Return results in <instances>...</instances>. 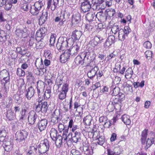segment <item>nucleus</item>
Masks as SVG:
<instances>
[{
	"label": "nucleus",
	"mask_w": 155,
	"mask_h": 155,
	"mask_svg": "<svg viewBox=\"0 0 155 155\" xmlns=\"http://www.w3.org/2000/svg\"><path fill=\"white\" fill-rule=\"evenodd\" d=\"M69 128H68V127H66L63 130V134L62 136L64 139V140H66L67 139V134L68 133V130Z\"/></svg>",
	"instance_id": "obj_51"
},
{
	"label": "nucleus",
	"mask_w": 155,
	"mask_h": 155,
	"mask_svg": "<svg viewBox=\"0 0 155 155\" xmlns=\"http://www.w3.org/2000/svg\"><path fill=\"white\" fill-rule=\"evenodd\" d=\"M71 40V39L67 40L66 38H59L56 45L58 50L59 51H63L67 46L69 47H71V45L69 44V42Z\"/></svg>",
	"instance_id": "obj_1"
},
{
	"label": "nucleus",
	"mask_w": 155,
	"mask_h": 155,
	"mask_svg": "<svg viewBox=\"0 0 155 155\" xmlns=\"http://www.w3.org/2000/svg\"><path fill=\"white\" fill-rule=\"evenodd\" d=\"M42 0H39L32 6L30 10V13L33 15H37L39 13L40 11L43 6Z\"/></svg>",
	"instance_id": "obj_3"
},
{
	"label": "nucleus",
	"mask_w": 155,
	"mask_h": 155,
	"mask_svg": "<svg viewBox=\"0 0 155 155\" xmlns=\"http://www.w3.org/2000/svg\"><path fill=\"white\" fill-rule=\"evenodd\" d=\"M15 117V114L11 110H9L7 111L6 117L9 120H13Z\"/></svg>",
	"instance_id": "obj_35"
},
{
	"label": "nucleus",
	"mask_w": 155,
	"mask_h": 155,
	"mask_svg": "<svg viewBox=\"0 0 155 155\" xmlns=\"http://www.w3.org/2000/svg\"><path fill=\"white\" fill-rule=\"evenodd\" d=\"M47 31V29L45 27H42L36 32V35L37 37L41 38L44 36Z\"/></svg>",
	"instance_id": "obj_26"
},
{
	"label": "nucleus",
	"mask_w": 155,
	"mask_h": 155,
	"mask_svg": "<svg viewBox=\"0 0 155 155\" xmlns=\"http://www.w3.org/2000/svg\"><path fill=\"white\" fill-rule=\"evenodd\" d=\"M155 140L154 137L148 138L146 142V145L147 148L149 147L154 142Z\"/></svg>",
	"instance_id": "obj_41"
},
{
	"label": "nucleus",
	"mask_w": 155,
	"mask_h": 155,
	"mask_svg": "<svg viewBox=\"0 0 155 155\" xmlns=\"http://www.w3.org/2000/svg\"><path fill=\"white\" fill-rule=\"evenodd\" d=\"M35 90L34 87L31 86L26 90L25 92V96L28 100H30L34 96Z\"/></svg>",
	"instance_id": "obj_12"
},
{
	"label": "nucleus",
	"mask_w": 155,
	"mask_h": 155,
	"mask_svg": "<svg viewBox=\"0 0 155 155\" xmlns=\"http://www.w3.org/2000/svg\"><path fill=\"white\" fill-rule=\"evenodd\" d=\"M147 130L145 129L142 132L140 140L142 144H144L145 143V140L147 135Z\"/></svg>",
	"instance_id": "obj_37"
},
{
	"label": "nucleus",
	"mask_w": 155,
	"mask_h": 155,
	"mask_svg": "<svg viewBox=\"0 0 155 155\" xmlns=\"http://www.w3.org/2000/svg\"><path fill=\"white\" fill-rule=\"evenodd\" d=\"M28 135V132L25 130H19L15 134L16 140L19 142L24 140L27 138Z\"/></svg>",
	"instance_id": "obj_7"
},
{
	"label": "nucleus",
	"mask_w": 155,
	"mask_h": 155,
	"mask_svg": "<svg viewBox=\"0 0 155 155\" xmlns=\"http://www.w3.org/2000/svg\"><path fill=\"white\" fill-rule=\"evenodd\" d=\"M27 78L30 81H33L35 79V78L33 76L32 73L30 72H28Z\"/></svg>",
	"instance_id": "obj_62"
},
{
	"label": "nucleus",
	"mask_w": 155,
	"mask_h": 155,
	"mask_svg": "<svg viewBox=\"0 0 155 155\" xmlns=\"http://www.w3.org/2000/svg\"><path fill=\"white\" fill-rule=\"evenodd\" d=\"M28 2H24L21 5V9L25 11H27L28 9Z\"/></svg>",
	"instance_id": "obj_58"
},
{
	"label": "nucleus",
	"mask_w": 155,
	"mask_h": 155,
	"mask_svg": "<svg viewBox=\"0 0 155 155\" xmlns=\"http://www.w3.org/2000/svg\"><path fill=\"white\" fill-rule=\"evenodd\" d=\"M45 56L48 58L50 59L52 58V54L49 50H47L45 51L44 53Z\"/></svg>",
	"instance_id": "obj_63"
},
{
	"label": "nucleus",
	"mask_w": 155,
	"mask_h": 155,
	"mask_svg": "<svg viewBox=\"0 0 155 155\" xmlns=\"http://www.w3.org/2000/svg\"><path fill=\"white\" fill-rule=\"evenodd\" d=\"M123 30L126 36H127L129 33L131 31V30L130 28L129 27L127 26L125 27Z\"/></svg>",
	"instance_id": "obj_61"
},
{
	"label": "nucleus",
	"mask_w": 155,
	"mask_h": 155,
	"mask_svg": "<svg viewBox=\"0 0 155 155\" xmlns=\"http://www.w3.org/2000/svg\"><path fill=\"white\" fill-rule=\"evenodd\" d=\"M100 39L98 37L94 38V39L91 41V44L93 46H95L97 45Z\"/></svg>",
	"instance_id": "obj_50"
},
{
	"label": "nucleus",
	"mask_w": 155,
	"mask_h": 155,
	"mask_svg": "<svg viewBox=\"0 0 155 155\" xmlns=\"http://www.w3.org/2000/svg\"><path fill=\"white\" fill-rule=\"evenodd\" d=\"M48 12L46 10H43L41 16L39 19V23L40 25H42L44 24L47 19Z\"/></svg>",
	"instance_id": "obj_17"
},
{
	"label": "nucleus",
	"mask_w": 155,
	"mask_h": 155,
	"mask_svg": "<svg viewBox=\"0 0 155 155\" xmlns=\"http://www.w3.org/2000/svg\"><path fill=\"white\" fill-rule=\"evenodd\" d=\"M89 135H92V137L97 140L96 143L98 144L102 145L104 143V137L103 136H100L99 131H94L93 130L91 132H89Z\"/></svg>",
	"instance_id": "obj_4"
},
{
	"label": "nucleus",
	"mask_w": 155,
	"mask_h": 155,
	"mask_svg": "<svg viewBox=\"0 0 155 155\" xmlns=\"http://www.w3.org/2000/svg\"><path fill=\"white\" fill-rule=\"evenodd\" d=\"M4 5H5L4 8L6 11L10 10L12 7V4L9 2L7 3L6 2V4H4Z\"/></svg>",
	"instance_id": "obj_57"
},
{
	"label": "nucleus",
	"mask_w": 155,
	"mask_h": 155,
	"mask_svg": "<svg viewBox=\"0 0 155 155\" xmlns=\"http://www.w3.org/2000/svg\"><path fill=\"white\" fill-rule=\"evenodd\" d=\"M38 117L37 114L34 111H31L28 114V122L31 124H34Z\"/></svg>",
	"instance_id": "obj_11"
},
{
	"label": "nucleus",
	"mask_w": 155,
	"mask_h": 155,
	"mask_svg": "<svg viewBox=\"0 0 155 155\" xmlns=\"http://www.w3.org/2000/svg\"><path fill=\"white\" fill-rule=\"evenodd\" d=\"M66 126H65L64 124L61 123H60L58 125V130L60 132H61L65 128Z\"/></svg>",
	"instance_id": "obj_59"
},
{
	"label": "nucleus",
	"mask_w": 155,
	"mask_h": 155,
	"mask_svg": "<svg viewBox=\"0 0 155 155\" xmlns=\"http://www.w3.org/2000/svg\"><path fill=\"white\" fill-rule=\"evenodd\" d=\"M37 92L38 94V97H39V99L38 100H40V101H41V96H40V90L43 89L44 87V83L43 82H38L37 83Z\"/></svg>",
	"instance_id": "obj_29"
},
{
	"label": "nucleus",
	"mask_w": 155,
	"mask_h": 155,
	"mask_svg": "<svg viewBox=\"0 0 155 155\" xmlns=\"http://www.w3.org/2000/svg\"><path fill=\"white\" fill-rule=\"evenodd\" d=\"M92 118L91 115H87L83 119V122L87 125L91 124Z\"/></svg>",
	"instance_id": "obj_36"
},
{
	"label": "nucleus",
	"mask_w": 155,
	"mask_h": 155,
	"mask_svg": "<svg viewBox=\"0 0 155 155\" xmlns=\"http://www.w3.org/2000/svg\"><path fill=\"white\" fill-rule=\"evenodd\" d=\"M105 0H100L99 1L97 4V9L98 10H104L106 7V6Z\"/></svg>",
	"instance_id": "obj_28"
},
{
	"label": "nucleus",
	"mask_w": 155,
	"mask_h": 155,
	"mask_svg": "<svg viewBox=\"0 0 155 155\" xmlns=\"http://www.w3.org/2000/svg\"><path fill=\"white\" fill-rule=\"evenodd\" d=\"M121 68V63L120 62H117L115 64V67L114 69V72H117L120 70Z\"/></svg>",
	"instance_id": "obj_52"
},
{
	"label": "nucleus",
	"mask_w": 155,
	"mask_h": 155,
	"mask_svg": "<svg viewBox=\"0 0 155 155\" xmlns=\"http://www.w3.org/2000/svg\"><path fill=\"white\" fill-rule=\"evenodd\" d=\"M98 70V67H95L94 68H92L87 73V76L90 79H92L95 76L97 71Z\"/></svg>",
	"instance_id": "obj_22"
},
{
	"label": "nucleus",
	"mask_w": 155,
	"mask_h": 155,
	"mask_svg": "<svg viewBox=\"0 0 155 155\" xmlns=\"http://www.w3.org/2000/svg\"><path fill=\"white\" fill-rule=\"evenodd\" d=\"M55 140L56 145L58 147H60L61 146L64 141H66L64 140L63 136H61L60 135H58Z\"/></svg>",
	"instance_id": "obj_23"
},
{
	"label": "nucleus",
	"mask_w": 155,
	"mask_h": 155,
	"mask_svg": "<svg viewBox=\"0 0 155 155\" xmlns=\"http://www.w3.org/2000/svg\"><path fill=\"white\" fill-rule=\"evenodd\" d=\"M47 8L49 9L51 8V9L52 11H54L57 7V5L55 4L54 2L52 3V0H48L47 2Z\"/></svg>",
	"instance_id": "obj_33"
},
{
	"label": "nucleus",
	"mask_w": 155,
	"mask_h": 155,
	"mask_svg": "<svg viewBox=\"0 0 155 155\" xmlns=\"http://www.w3.org/2000/svg\"><path fill=\"white\" fill-rule=\"evenodd\" d=\"M2 78L3 80L5 81V84L9 81V73L6 70L3 69L0 72V78Z\"/></svg>",
	"instance_id": "obj_10"
},
{
	"label": "nucleus",
	"mask_w": 155,
	"mask_h": 155,
	"mask_svg": "<svg viewBox=\"0 0 155 155\" xmlns=\"http://www.w3.org/2000/svg\"><path fill=\"white\" fill-rule=\"evenodd\" d=\"M66 94L67 93L60 91L58 96L59 99L61 100L64 99L66 98Z\"/></svg>",
	"instance_id": "obj_56"
},
{
	"label": "nucleus",
	"mask_w": 155,
	"mask_h": 155,
	"mask_svg": "<svg viewBox=\"0 0 155 155\" xmlns=\"http://www.w3.org/2000/svg\"><path fill=\"white\" fill-rule=\"evenodd\" d=\"M38 104L36 106L35 110L38 112L41 111L43 113H46L48 110V105L47 102H42L40 104V100L38 101Z\"/></svg>",
	"instance_id": "obj_6"
},
{
	"label": "nucleus",
	"mask_w": 155,
	"mask_h": 155,
	"mask_svg": "<svg viewBox=\"0 0 155 155\" xmlns=\"http://www.w3.org/2000/svg\"><path fill=\"white\" fill-rule=\"evenodd\" d=\"M119 27L118 25H113L111 28V31L114 34H116L119 30Z\"/></svg>",
	"instance_id": "obj_55"
},
{
	"label": "nucleus",
	"mask_w": 155,
	"mask_h": 155,
	"mask_svg": "<svg viewBox=\"0 0 155 155\" xmlns=\"http://www.w3.org/2000/svg\"><path fill=\"white\" fill-rule=\"evenodd\" d=\"M70 55V51L67 50L64 51L61 55L60 58L61 62L62 63H65L69 58Z\"/></svg>",
	"instance_id": "obj_14"
},
{
	"label": "nucleus",
	"mask_w": 155,
	"mask_h": 155,
	"mask_svg": "<svg viewBox=\"0 0 155 155\" xmlns=\"http://www.w3.org/2000/svg\"><path fill=\"white\" fill-rule=\"evenodd\" d=\"M58 110H55L53 116L52 118L51 121L54 123H56L58 122V115L56 114H58Z\"/></svg>",
	"instance_id": "obj_42"
},
{
	"label": "nucleus",
	"mask_w": 155,
	"mask_h": 155,
	"mask_svg": "<svg viewBox=\"0 0 155 155\" xmlns=\"http://www.w3.org/2000/svg\"><path fill=\"white\" fill-rule=\"evenodd\" d=\"M59 18L60 21L59 24L60 25H62L64 24V22L66 21L64 13H61Z\"/></svg>",
	"instance_id": "obj_49"
},
{
	"label": "nucleus",
	"mask_w": 155,
	"mask_h": 155,
	"mask_svg": "<svg viewBox=\"0 0 155 155\" xmlns=\"http://www.w3.org/2000/svg\"><path fill=\"white\" fill-rule=\"evenodd\" d=\"M13 147V144L9 141L6 142L4 147L5 150L7 151L11 150Z\"/></svg>",
	"instance_id": "obj_38"
},
{
	"label": "nucleus",
	"mask_w": 155,
	"mask_h": 155,
	"mask_svg": "<svg viewBox=\"0 0 155 155\" xmlns=\"http://www.w3.org/2000/svg\"><path fill=\"white\" fill-rule=\"evenodd\" d=\"M81 20V16L79 13H76L73 15L72 19V22L74 24L79 23Z\"/></svg>",
	"instance_id": "obj_18"
},
{
	"label": "nucleus",
	"mask_w": 155,
	"mask_h": 155,
	"mask_svg": "<svg viewBox=\"0 0 155 155\" xmlns=\"http://www.w3.org/2000/svg\"><path fill=\"white\" fill-rule=\"evenodd\" d=\"M71 134L72 136L71 139L73 142L77 143L81 140V133L80 132L76 131L73 136H72V133Z\"/></svg>",
	"instance_id": "obj_20"
},
{
	"label": "nucleus",
	"mask_w": 155,
	"mask_h": 155,
	"mask_svg": "<svg viewBox=\"0 0 155 155\" xmlns=\"http://www.w3.org/2000/svg\"><path fill=\"white\" fill-rule=\"evenodd\" d=\"M115 38L114 35H110L106 40L104 44V47L107 48L114 42Z\"/></svg>",
	"instance_id": "obj_16"
},
{
	"label": "nucleus",
	"mask_w": 155,
	"mask_h": 155,
	"mask_svg": "<svg viewBox=\"0 0 155 155\" xmlns=\"http://www.w3.org/2000/svg\"><path fill=\"white\" fill-rule=\"evenodd\" d=\"M133 71L131 68H128L126 71L125 73V78L128 79H130L132 77Z\"/></svg>",
	"instance_id": "obj_31"
},
{
	"label": "nucleus",
	"mask_w": 155,
	"mask_h": 155,
	"mask_svg": "<svg viewBox=\"0 0 155 155\" xmlns=\"http://www.w3.org/2000/svg\"><path fill=\"white\" fill-rule=\"evenodd\" d=\"M119 91L120 89L119 87H115L113 89V90H112V95L116 96L118 95H119Z\"/></svg>",
	"instance_id": "obj_54"
},
{
	"label": "nucleus",
	"mask_w": 155,
	"mask_h": 155,
	"mask_svg": "<svg viewBox=\"0 0 155 155\" xmlns=\"http://www.w3.org/2000/svg\"><path fill=\"white\" fill-rule=\"evenodd\" d=\"M55 34H52L50 36L49 40L50 44L51 46L54 45L55 41Z\"/></svg>",
	"instance_id": "obj_47"
},
{
	"label": "nucleus",
	"mask_w": 155,
	"mask_h": 155,
	"mask_svg": "<svg viewBox=\"0 0 155 155\" xmlns=\"http://www.w3.org/2000/svg\"><path fill=\"white\" fill-rule=\"evenodd\" d=\"M152 45L151 43L149 41H147L143 44V46L144 48L147 49H150L152 47Z\"/></svg>",
	"instance_id": "obj_60"
},
{
	"label": "nucleus",
	"mask_w": 155,
	"mask_h": 155,
	"mask_svg": "<svg viewBox=\"0 0 155 155\" xmlns=\"http://www.w3.org/2000/svg\"><path fill=\"white\" fill-rule=\"evenodd\" d=\"M49 147V143L47 139H45L39 145L38 151L39 153L45 155H48L47 152Z\"/></svg>",
	"instance_id": "obj_5"
},
{
	"label": "nucleus",
	"mask_w": 155,
	"mask_h": 155,
	"mask_svg": "<svg viewBox=\"0 0 155 155\" xmlns=\"http://www.w3.org/2000/svg\"><path fill=\"white\" fill-rule=\"evenodd\" d=\"M37 147L34 146H30L29 148L26 155H36L37 153Z\"/></svg>",
	"instance_id": "obj_27"
},
{
	"label": "nucleus",
	"mask_w": 155,
	"mask_h": 155,
	"mask_svg": "<svg viewBox=\"0 0 155 155\" xmlns=\"http://www.w3.org/2000/svg\"><path fill=\"white\" fill-rule=\"evenodd\" d=\"M16 73L19 77H21L25 75V73L24 70L21 68H18L17 70Z\"/></svg>",
	"instance_id": "obj_46"
},
{
	"label": "nucleus",
	"mask_w": 155,
	"mask_h": 155,
	"mask_svg": "<svg viewBox=\"0 0 155 155\" xmlns=\"http://www.w3.org/2000/svg\"><path fill=\"white\" fill-rule=\"evenodd\" d=\"M74 121L73 120L71 119L70 120L68 125V128L71 129V130L73 132L79 129L78 126L76 125H74Z\"/></svg>",
	"instance_id": "obj_25"
},
{
	"label": "nucleus",
	"mask_w": 155,
	"mask_h": 155,
	"mask_svg": "<svg viewBox=\"0 0 155 155\" xmlns=\"http://www.w3.org/2000/svg\"><path fill=\"white\" fill-rule=\"evenodd\" d=\"M122 120L126 125H129L131 122L130 117L127 115L124 114L121 117Z\"/></svg>",
	"instance_id": "obj_32"
},
{
	"label": "nucleus",
	"mask_w": 155,
	"mask_h": 155,
	"mask_svg": "<svg viewBox=\"0 0 155 155\" xmlns=\"http://www.w3.org/2000/svg\"><path fill=\"white\" fill-rule=\"evenodd\" d=\"M145 54L146 58L148 59H150L152 56V52L148 50L145 52Z\"/></svg>",
	"instance_id": "obj_64"
},
{
	"label": "nucleus",
	"mask_w": 155,
	"mask_h": 155,
	"mask_svg": "<svg viewBox=\"0 0 155 155\" xmlns=\"http://www.w3.org/2000/svg\"><path fill=\"white\" fill-rule=\"evenodd\" d=\"M81 8V9L84 12H86L89 11L91 8L90 2L87 1L82 3Z\"/></svg>",
	"instance_id": "obj_13"
},
{
	"label": "nucleus",
	"mask_w": 155,
	"mask_h": 155,
	"mask_svg": "<svg viewBox=\"0 0 155 155\" xmlns=\"http://www.w3.org/2000/svg\"><path fill=\"white\" fill-rule=\"evenodd\" d=\"M69 88V85L67 83H65L63 85L61 91L62 92H64L67 93L68 91Z\"/></svg>",
	"instance_id": "obj_53"
},
{
	"label": "nucleus",
	"mask_w": 155,
	"mask_h": 155,
	"mask_svg": "<svg viewBox=\"0 0 155 155\" xmlns=\"http://www.w3.org/2000/svg\"><path fill=\"white\" fill-rule=\"evenodd\" d=\"M58 132L57 130L54 128H52L50 131V135L51 137L54 140H55L57 137Z\"/></svg>",
	"instance_id": "obj_34"
},
{
	"label": "nucleus",
	"mask_w": 155,
	"mask_h": 155,
	"mask_svg": "<svg viewBox=\"0 0 155 155\" xmlns=\"http://www.w3.org/2000/svg\"><path fill=\"white\" fill-rule=\"evenodd\" d=\"M108 155H120L121 153V151L118 147H114L112 150L107 149Z\"/></svg>",
	"instance_id": "obj_15"
},
{
	"label": "nucleus",
	"mask_w": 155,
	"mask_h": 155,
	"mask_svg": "<svg viewBox=\"0 0 155 155\" xmlns=\"http://www.w3.org/2000/svg\"><path fill=\"white\" fill-rule=\"evenodd\" d=\"M48 121L46 119H41L37 123L36 127L39 129L40 132H41L45 130L47 126Z\"/></svg>",
	"instance_id": "obj_8"
},
{
	"label": "nucleus",
	"mask_w": 155,
	"mask_h": 155,
	"mask_svg": "<svg viewBox=\"0 0 155 155\" xmlns=\"http://www.w3.org/2000/svg\"><path fill=\"white\" fill-rule=\"evenodd\" d=\"M51 90L50 89H48L46 90L44 93V95L43 96V97L42 98L41 100H42L43 98L45 99V97L46 99L49 98L51 96Z\"/></svg>",
	"instance_id": "obj_43"
},
{
	"label": "nucleus",
	"mask_w": 155,
	"mask_h": 155,
	"mask_svg": "<svg viewBox=\"0 0 155 155\" xmlns=\"http://www.w3.org/2000/svg\"><path fill=\"white\" fill-rule=\"evenodd\" d=\"M35 64L36 67H37V65L39 68L41 70L45 68L42 61V60L41 59L39 61H36Z\"/></svg>",
	"instance_id": "obj_44"
},
{
	"label": "nucleus",
	"mask_w": 155,
	"mask_h": 155,
	"mask_svg": "<svg viewBox=\"0 0 155 155\" xmlns=\"http://www.w3.org/2000/svg\"><path fill=\"white\" fill-rule=\"evenodd\" d=\"M28 108L27 107H22L20 112L21 115L20 117V120H24L26 118L28 112Z\"/></svg>",
	"instance_id": "obj_21"
},
{
	"label": "nucleus",
	"mask_w": 155,
	"mask_h": 155,
	"mask_svg": "<svg viewBox=\"0 0 155 155\" xmlns=\"http://www.w3.org/2000/svg\"><path fill=\"white\" fill-rule=\"evenodd\" d=\"M79 49V47L77 45H74L70 51V55H72V56H75L76 55L78 54Z\"/></svg>",
	"instance_id": "obj_30"
},
{
	"label": "nucleus",
	"mask_w": 155,
	"mask_h": 155,
	"mask_svg": "<svg viewBox=\"0 0 155 155\" xmlns=\"http://www.w3.org/2000/svg\"><path fill=\"white\" fill-rule=\"evenodd\" d=\"M95 17V14L92 13H88L86 15V18L89 21H92Z\"/></svg>",
	"instance_id": "obj_48"
},
{
	"label": "nucleus",
	"mask_w": 155,
	"mask_h": 155,
	"mask_svg": "<svg viewBox=\"0 0 155 155\" xmlns=\"http://www.w3.org/2000/svg\"><path fill=\"white\" fill-rule=\"evenodd\" d=\"M82 152L87 155H91L93 152V150L89 147V144L87 142L85 141L83 143Z\"/></svg>",
	"instance_id": "obj_9"
},
{
	"label": "nucleus",
	"mask_w": 155,
	"mask_h": 155,
	"mask_svg": "<svg viewBox=\"0 0 155 155\" xmlns=\"http://www.w3.org/2000/svg\"><path fill=\"white\" fill-rule=\"evenodd\" d=\"M89 55H88L87 57V61L88 62L87 63H85L86 65L88 66H90L92 67V68H94L95 67H98L95 61H94V58L90 59L89 58Z\"/></svg>",
	"instance_id": "obj_19"
},
{
	"label": "nucleus",
	"mask_w": 155,
	"mask_h": 155,
	"mask_svg": "<svg viewBox=\"0 0 155 155\" xmlns=\"http://www.w3.org/2000/svg\"><path fill=\"white\" fill-rule=\"evenodd\" d=\"M90 53L84 51L81 53L77 56L74 59V62L77 65L83 64L84 63H87V57L90 54Z\"/></svg>",
	"instance_id": "obj_2"
},
{
	"label": "nucleus",
	"mask_w": 155,
	"mask_h": 155,
	"mask_svg": "<svg viewBox=\"0 0 155 155\" xmlns=\"http://www.w3.org/2000/svg\"><path fill=\"white\" fill-rule=\"evenodd\" d=\"M119 31L118 37L119 39L120 40H124L125 39V37L126 35L124 33V31L123 29H120Z\"/></svg>",
	"instance_id": "obj_40"
},
{
	"label": "nucleus",
	"mask_w": 155,
	"mask_h": 155,
	"mask_svg": "<svg viewBox=\"0 0 155 155\" xmlns=\"http://www.w3.org/2000/svg\"><path fill=\"white\" fill-rule=\"evenodd\" d=\"M18 86L19 87V90L23 88L24 90L25 88V82L24 80L22 79H20L18 80Z\"/></svg>",
	"instance_id": "obj_39"
},
{
	"label": "nucleus",
	"mask_w": 155,
	"mask_h": 155,
	"mask_svg": "<svg viewBox=\"0 0 155 155\" xmlns=\"http://www.w3.org/2000/svg\"><path fill=\"white\" fill-rule=\"evenodd\" d=\"M82 35L81 32L75 30L72 32L71 38L75 40H77L79 39Z\"/></svg>",
	"instance_id": "obj_24"
},
{
	"label": "nucleus",
	"mask_w": 155,
	"mask_h": 155,
	"mask_svg": "<svg viewBox=\"0 0 155 155\" xmlns=\"http://www.w3.org/2000/svg\"><path fill=\"white\" fill-rule=\"evenodd\" d=\"M6 134L5 131L2 130L0 131V141L3 142L5 140Z\"/></svg>",
	"instance_id": "obj_45"
}]
</instances>
